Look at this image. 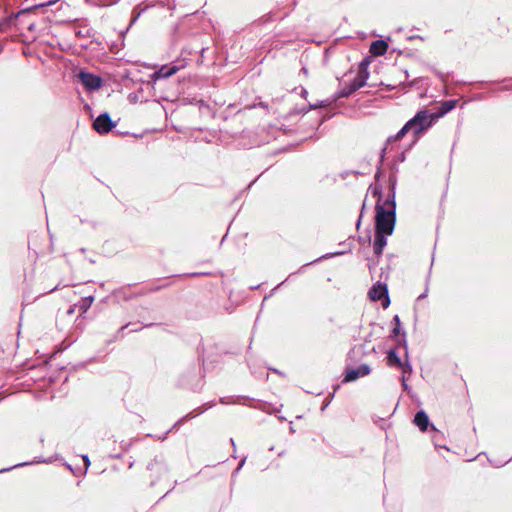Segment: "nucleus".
Masks as SVG:
<instances>
[{
	"label": "nucleus",
	"instance_id": "obj_1",
	"mask_svg": "<svg viewBox=\"0 0 512 512\" xmlns=\"http://www.w3.org/2000/svg\"><path fill=\"white\" fill-rule=\"evenodd\" d=\"M395 215L392 211H386L382 206H376V232L391 235L394 230Z\"/></svg>",
	"mask_w": 512,
	"mask_h": 512
},
{
	"label": "nucleus",
	"instance_id": "obj_2",
	"mask_svg": "<svg viewBox=\"0 0 512 512\" xmlns=\"http://www.w3.org/2000/svg\"><path fill=\"white\" fill-rule=\"evenodd\" d=\"M434 121H436V118L433 113H428L426 110H421L412 119L409 120V125L412 126V131L415 134H419L428 129Z\"/></svg>",
	"mask_w": 512,
	"mask_h": 512
},
{
	"label": "nucleus",
	"instance_id": "obj_3",
	"mask_svg": "<svg viewBox=\"0 0 512 512\" xmlns=\"http://www.w3.org/2000/svg\"><path fill=\"white\" fill-rule=\"evenodd\" d=\"M369 296L373 301H382L383 308H387L390 304L387 287L383 284L374 285L369 291Z\"/></svg>",
	"mask_w": 512,
	"mask_h": 512
},
{
	"label": "nucleus",
	"instance_id": "obj_4",
	"mask_svg": "<svg viewBox=\"0 0 512 512\" xmlns=\"http://www.w3.org/2000/svg\"><path fill=\"white\" fill-rule=\"evenodd\" d=\"M79 78L83 85L89 90H96L101 87V78L94 74L81 72Z\"/></svg>",
	"mask_w": 512,
	"mask_h": 512
},
{
	"label": "nucleus",
	"instance_id": "obj_5",
	"mask_svg": "<svg viewBox=\"0 0 512 512\" xmlns=\"http://www.w3.org/2000/svg\"><path fill=\"white\" fill-rule=\"evenodd\" d=\"M93 125L95 130L99 133H107L115 126L109 115L106 113L98 116Z\"/></svg>",
	"mask_w": 512,
	"mask_h": 512
},
{
	"label": "nucleus",
	"instance_id": "obj_6",
	"mask_svg": "<svg viewBox=\"0 0 512 512\" xmlns=\"http://www.w3.org/2000/svg\"><path fill=\"white\" fill-rule=\"evenodd\" d=\"M455 105H456V101H454V100L442 102L439 107V110L437 112L433 113L436 120L443 117L446 113H448L449 111L454 109Z\"/></svg>",
	"mask_w": 512,
	"mask_h": 512
},
{
	"label": "nucleus",
	"instance_id": "obj_7",
	"mask_svg": "<svg viewBox=\"0 0 512 512\" xmlns=\"http://www.w3.org/2000/svg\"><path fill=\"white\" fill-rule=\"evenodd\" d=\"M388 45L385 41L377 40L370 46V52L375 56H381L387 51Z\"/></svg>",
	"mask_w": 512,
	"mask_h": 512
},
{
	"label": "nucleus",
	"instance_id": "obj_8",
	"mask_svg": "<svg viewBox=\"0 0 512 512\" xmlns=\"http://www.w3.org/2000/svg\"><path fill=\"white\" fill-rule=\"evenodd\" d=\"M386 234L376 232L375 241H374V251L376 254H381L384 247L387 244Z\"/></svg>",
	"mask_w": 512,
	"mask_h": 512
},
{
	"label": "nucleus",
	"instance_id": "obj_9",
	"mask_svg": "<svg viewBox=\"0 0 512 512\" xmlns=\"http://www.w3.org/2000/svg\"><path fill=\"white\" fill-rule=\"evenodd\" d=\"M414 423L422 430H426L429 424L428 416L424 412H418L415 415Z\"/></svg>",
	"mask_w": 512,
	"mask_h": 512
},
{
	"label": "nucleus",
	"instance_id": "obj_10",
	"mask_svg": "<svg viewBox=\"0 0 512 512\" xmlns=\"http://www.w3.org/2000/svg\"><path fill=\"white\" fill-rule=\"evenodd\" d=\"M176 71H177L176 67H170V68L169 67H162L160 70L155 72L153 77L155 79L166 78V77H169V76L175 74Z\"/></svg>",
	"mask_w": 512,
	"mask_h": 512
},
{
	"label": "nucleus",
	"instance_id": "obj_11",
	"mask_svg": "<svg viewBox=\"0 0 512 512\" xmlns=\"http://www.w3.org/2000/svg\"><path fill=\"white\" fill-rule=\"evenodd\" d=\"M387 362H388V365H390V366H401L402 365L400 358L398 357L396 352L393 350L389 351L388 357H387Z\"/></svg>",
	"mask_w": 512,
	"mask_h": 512
},
{
	"label": "nucleus",
	"instance_id": "obj_12",
	"mask_svg": "<svg viewBox=\"0 0 512 512\" xmlns=\"http://www.w3.org/2000/svg\"><path fill=\"white\" fill-rule=\"evenodd\" d=\"M358 377H359V375H358L357 370H350V371H348V372H347V374L345 375L344 381H346V382L354 381V380H356Z\"/></svg>",
	"mask_w": 512,
	"mask_h": 512
},
{
	"label": "nucleus",
	"instance_id": "obj_13",
	"mask_svg": "<svg viewBox=\"0 0 512 512\" xmlns=\"http://www.w3.org/2000/svg\"><path fill=\"white\" fill-rule=\"evenodd\" d=\"M412 130V126L409 125V121L402 127V129L397 133L396 139H401L408 131Z\"/></svg>",
	"mask_w": 512,
	"mask_h": 512
},
{
	"label": "nucleus",
	"instance_id": "obj_14",
	"mask_svg": "<svg viewBox=\"0 0 512 512\" xmlns=\"http://www.w3.org/2000/svg\"><path fill=\"white\" fill-rule=\"evenodd\" d=\"M356 370L358 372L359 377L366 376L370 373V368L367 365H362Z\"/></svg>",
	"mask_w": 512,
	"mask_h": 512
},
{
	"label": "nucleus",
	"instance_id": "obj_15",
	"mask_svg": "<svg viewBox=\"0 0 512 512\" xmlns=\"http://www.w3.org/2000/svg\"><path fill=\"white\" fill-rule=\"evenodd\" d=\"M356 370L358 372L359 377L366 376L370 373V368L367 365H362Z\"/></svg>",
	"mask_w": 512,
	"mask_h": 512
},
{
	"label": "nucleus",
	"instance_id": "obj_16",
	"mask_svg": "<svg viewBox=\"0 0 512 512\" xmlns=\"http://www.w3.org/2000/svg\"><path fill=\"white\" fill-rule=\"evenodd\" d=\"M395 322H396V326L395 328L393 329V334L394 336H397L399 333H400V320H399V317L396 316L394 318Z\"/></svg>",
	"mask_w": 512,
	"mask_h": 512
},
{
	"label": "nucleus",
	"instance_id": "obj_17",
	"mask_svg": "<svg viewBox=\"0 0 512 512\" xmlns=\"http://www.w3.org/2000/svg\"><path fill=\"white\" fill-rule=\"evenodd\" d=\"M362 85H363V81L358 82L357 84L353 85V87L348 92L344 93L343 95L350 94L352 91L360 88Z\"/></svg>",
	"mask_w": 512,
	"mask_h": 512
},
{
	"label": "nucleus",
	"instance_id": "obj_18",
	"mask_svg": "<svg viewBox=\"0 0 512 512\" xmlns=\"http://www.w3.org/2000/svg\"><path fill=\"white\" fill-rule=\"evenodd\" d=\"M83 459H84V462H85L86 466H88L89 465L88 457L84 456Z\"/></svg>",
	"mask_w": 512,
	"mask_h": 512
}]
</instances>
